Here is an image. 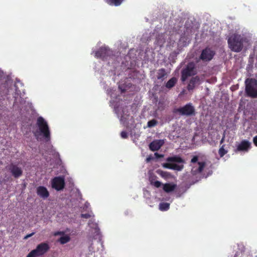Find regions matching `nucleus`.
Returning a JSON list of instances; mask_svg holds the SVG:
<instances>
[{
    "label": "nucleus",
    "mask_w": 257,
    "mask_h": 257,
    "mask_svg": "<svg viewBox=\"0 0 257 257\" xmlns=\"http://www.w3.org/2000/svg\"><path fill=\"white\" fill-rule=\"evenodd\" d=\"M153 158L150 156L149 157H148L147 158H146V162L147 163L149 162L151 160H153Z\"/></svg>",
    "instance_id": "f704fd0d"
},
{
    "label": "nucleus",
    "mask_w": 257,
    "mask_h": 257,
    "mask_svg": "<svg viewBox=\"0 0 257 257\" xmlns=\"http://www.w3.org/2000/svg\"><path fill=\"white\" fill-rule=\"evenodd\" d=\"M37 193L38 195L43 198H47L49 196V193L45 187L39 186L37 188Z\"/></svg>",
    "instance_id": "2eb2a0df"
},
{
    "label": "nucleus",
    "mask_w": 257,
    "mask_h": 257,
    "mask_svg": "<svg viewBox=\"0 0 257 257\" xmlns=\"http://www.w3.org/2000/svg\"><path fill=\"white\" fill-rule=\"evenodd\" d=\"M65 186L64 179L61 177H55L52 180V187L57 191L62 190Z\"/></svg>",
    "instance_id": "6e6552de"
},
{
    "label": "nucleus",
    "mask_w": 257,
    "mask_h": 257,
    "mask_svg": "<svg viewBox=\"0 0 257 257\" xmlns=\"http://www.w3.org/2000/svg\"><path fill=\"white\" fill-rule=\"evenodd\" d=\"M167 73L166 72L165 69L161 68L158 70L157 75V78L158 80H160L163 81L167 77Z\"/></svg>",
    "instance_id": "dca6fc26"
},
{
    "label": "nucleus",
    "mask_w": 257,
    "mask_h": 257,
    "mask_svg": "<svg viewBox=\"0 0 257 257\" xmlns=\"http://www.w3.org/2000/svg\"><path fill=\"white\" fill-rule=\"evenodd\" d=\"M120 136L122 139H126L128 138V134L125 131H122L120 133Z\"/></svg>",
    "instance_id": "cd10ccee"
},
{
    "label": "nucleus",
    "mask_w": 257,
    "mask_h": 257,
    "mask_svg": "<svg viewBox=\"0 0 257 257\" xmlns=\"http://www.w3.org/2000/svg\"><path fill=\"white\" fill-rule=\"evenodd\" d=\"M206 166L205 162H198L197 165L194 164L192 166L191 173L193 175H196L200 174L203 171Z\"/></svg>",
    "instance_id": "9b49d317"
},
{
    "label": "nucleus",
    "mask_w": 257,
    "mask_h": 257,
    "mask_svg": "<svg viewBox=\"0 0 257 257\" xmlns=\"http://www.w3.org/2000/svg\"><path fill=\"white\" fill-rule=\"evenodd\" d=\"M81 217L84 218H89L91 217V215L89 213L81 214Z\"/></svg>",
    "instance_id": "c85d7f7f"
},
{
    "label": "nucleus",
    "mask_w": 257,
    "mask_h": 257,
    "mask_svg": "<svg viewBox=\"0 0 257 257\" xmlns=\"http://www.w3.org/2000/svg\"><path fill=\"white\" fill-rule=\"evenodd\" d=\"M251 147L250 143L247 140H243L237 146L236 151L247 152Z\"/></svg>",
    "instance_id": "f8f14e48"
},
{
    "label": "nucleus",
    "mask_w": 257,
    "mask_h": 257,
    "mask_svg": "<svg viewBox=\"0 0 257 257\" xmlns=\"http://www.w3.org/2000/svg\"><path fill=\"white\" fill-rule=\"evenodd\" d=\"M172 164H171V163H165L163 164V167L166 168H168V169H172Z\"/></svg>",
    "instance_id": "7c9ffc66"
},
{
    "label": "nucleus",
    "mask_w": 257,
    "mask_h": 257,
    "mask_svg": "<svg viewBox=\"0 0 257 257\" xmlns=\"http://www.w3.org/2000/svg\"><path fill=\"white\" fill-rule=\"evenodd\" d=\"M158 123V121L157 120L155 119H153L148 122V126L149 127H152L155 126Z\"/></svg>",
    "instance_id": "393cba45"
},
{
    "label": "nucleus",
    "mask_w": 257,
    "mask_h": 257,
    "mask_svg": "<svg viewBox=\"0 0 257 257\" xmlns=\"http://www.w3.org/2000/svg\"><path fill=\"white\" fill-rule=\"evenodd\" d=\"M8 169L15 178H19L23 175L22 168L14 163L10 164Z\"/></svg>",
    "instance_id": "0eeeda50"
},
{
    "label": "nucleus",
    "mask_w": 257,
    "mask_h": 257,
    "mask_svg": "<svg viewBox=\"0 0 257 257\" xmlns=\"http://www.w3.org/2000/svg\"><path fill=\"white\" fill-rule=\"evenodd\" d=\"M50 248L47 243L43 242L38 244L36 249L32 250L34 253L38 256H41L45 253Z\"/></svg>",
    "instance_id": "9d476101"
},
{
    "label": "nucleus",
    "mask_w": 257,
    "mask_h": 257,
    "mask_svg": "<svg viewBox=\"0 0 257 257\" xmlns=\"http://www.w3.org/2000/svg\"><path fill=\"white\" fill-rule=\"evenodd\" d=\"M184 168L183 165H178L176 164H172V169L174 170L181 171Z\"/></svg>",
    "instance_id": "5701e85b"
},
{
    "label": "nucleus",
    "mask_w": 257,
    "mask_h": 257,
    "mask_svg": "<svg viewBox=\"0 0 257 257\" xmlns=\"http://www.w3.org/2000/svg\"><path fill=\"white\" fill-rule=\"evenodd\" d=\"M198 160V157L197 156H194L191 160V163L193 164L194 165L195 163H197Z\"/></svg>",
    "instance_id": "bb28decb"
},
{
    "label": "nucleus",
    "mask_w": 257,
    "mask_h": 257,
    "mask_svg": "<svg viewBox=\"0 0 257 257\" xmlns=\"http://www.w3.org/2000/svg\"><path fill=\"white\" fill-rule=\"evenodd\" d=\"M112 55V51L105 47L100 48L95 52V57L97 58L101 59L103 61L106 60L108 57H110Z\"/></svg>",
    "instance_id": "423d86ee"
},
{
    "label": "nucleus",
    "mask_w": 257,
    "mask_h": 257,
    "mask_svg": "<svg viewBox=\"0 0 257 257\" xmlns=\"http://www.w3.org/2000/svg\"><path fill=\"white\" fill-rule=\"evenodd\" d=\"M177 82V79L176 77H173L169 80V81L166 83L165 86L168 89H171L175 85Z\"/></svg>",
    "instance_id": "6ab92c4d"
},
{
    "label": "nucleus",
    "mask_w": 257,
    "mask_h": 257,
    "mask_svg": "<svg viewBox=\"0 0 257 257\" xmlns=\"http://www.w3.org/2000/svg\"><path fill=\"white\" fill-rule=\"evenodd\" d=\"M245 92L247 96L257 98V80L254 78H247L245 81Z\"/></svg>",
    "instance_id": "f03ea898"
},
{
    "label": "nucleus",
    "mask_w": 257,
    "mask_h": 257,
    "mask_svg": "<svg viewBox=\"0 0 257 257\" xmlns=\"http://www.w3.org/2000/svg\"><path fill=\"white\" fill-rule=\"evenodd\" d=\"M239 255V253H236L234 257H237Z\"/></svg>",
    "instance_id": "e433bc0d"
},
{
    "label": "nucleus",
    "mask_w": 257,
    "mask_h": 257,
    "mask_svg": "<svg viewBox=\"0 0 257 257\" xmlns=\"http://www.w3.org/2000/svg\"><path fill=\"white\" fill-rule=\"evenodd\" d=\"M164 144V141L161 140H155L149 145L150 149L152 151L159 150Z\"/></svg>",
    "instance_id": "4468645a"
},
{
    "label": "nucleus",
    "mask_w": 257,
    "mask_h": 257,
    "mask_svg": "<svg viewBox=\"0 0 257 257\" xmlns=\"http://www.w3.org/2000/svg\"><path fill=\"white\" fill-rule=\"evenodd\" d=\"M200 83V79L198 76L193 77L189 81L187 86V89L189 91L192 90L195 88L196 85H199Z\"/></svg>",
    "instance_id": "ddd939ff"
},
{
    "label": "nucleus",
    "mask_w": 257,
    "mask_h": 257,
    "mask_svg": "<svg viewBox=\"0 0 257 257\" xmlns=\"http://www.w3.org/2000/svg\"><path fill=\"white\" fill-rule=\"evenodd\" d=\"M174 113H178L180 115L191 116L196 114L195 108L191 103H188L185 105L175 109Z\"/></svg>",
    "instance_id": "7ed1b4c3"
},
{
    "label": "nucleus",
    "mask_w": 257,
    "mask_h": 257,
    "mask_svg": "<svg viewBox=\"0 0 257 257\" xmlns=\"http://www.w3.org/2000/svg\"><path fill=\"white\" fill-rule=\"evenodd\" d=\"M64 232L63 231H56L54 233V236H57L59 235H64Z\"/></svg>",
    "instance_id": "2f4dec72"
},
{
    "label": "nucleus",
    "mask_w": 257,
    "mask_h": 257,
    "mask_svg": "<svg viewBox=\"0 0 257 257\" xmlns=\"http://www.w3.org/2000/svg\"><path fill=\"white\" fill-rule=\"evenodd\" d=\"M244 40L240 35L234 34L228 39L227 42L232 51L239 52L242 50Z\"/></svg>",
    "instance_id": "f257e3e1"
},
{
    "label": "nucleus",
    "mask_w": 257,
    "mask_h": 257,
    "mask_svg": "<svg viewBox=\"0 0 257 257\" xmlns=\"http://www.w3.org/2000/svg\"><path fill=\"white\" fill-rule=\"evenodd\" d=\"M170 208V204L166 202L161 203L159 204V209L164 211L168 210Z\"/></svg>",
    "instance_id": "4be33fe9"
},
{
    "label": "nucleus",
    "mask_w": 257,
    "mask_h": 257,
    "mask_svg": "<svg viewBox=\"0 0 257 257\" xmlns=\"http://www.w3.org/2000/svg\"><path fill=\"white\" fill-rule=\"evenodd\" d=\"M155 156H156V157L157 158H161L163 157V156H164L163 155L159 154L158 153H155Z\"/></svg>",
    "instance_id": "72a5a7b5"
},
{
    "label": "nucleus",
    "mask_w": 257,
    "mask_h": 257,
    "mask_svg": "<svg viewBox=\"0 0 257 257\" xmlns=\"http://www.w3.org/2000/svg\"><path fill=\"white\" fill-rule=\"evenodd\" d=\"M34 234V233L33 232L32 233H30V234H27L25 237H24V239H27L29 237H31Z\"/></svg>",
    "instance_id": "c9c22d12"
},
{
    "label": "nucleus",
    "mask_w": 257,
    "mask_h": 257,
    "mask_svg": "<svg viewBox=\"0 0 257 257\" xmlns=\"http://www.w3.org/2000/svg\"><path fill=\"white\" fill-rule=\"evenodd\" d=\"M215 55V52L210 48H206L203 49L200 56V59L203 61H210Z\"/></svg>",
    "instance_id": "1a4fd4ad"
},
{
    "label": "nucleus",
    "mask_w": 257,
    "mask_h": 257,
    "mask_svg": "<svg viewBox=\"0 0 257 257\" xmlns=\"http://www.w3.org/2000/svg\"><path fill=\"white\" fill-rule=\"evenodd\" d=\"M196 73L195 64L193 62H190L181 71V80L184 82L188 77L195 75Z\"/></svg>",
    "instance_id": "39448f33"
},
{
    "label": "nucleus",
    "mask_w": 257,
    "mask_h": 257,
    "mask_svg": "<svg viewBox=\"0 0 257 257\" xmlns=\"http://www.w3.org/2000/svg\"><path fill=\"white\" fill-rule=\"evenodd\" d=\"M151 184L152 185H154L156 188H159V187H160L161 186L162 183L161 182L159 181H154V182L151 181Z\"/></svg>",
    "instance_id": "a878e982"
},
{
    "label": "nucleus",
    "mask_w": 257,
    "mask_h": 257,
    "mask_svg": "<svg viewBox=\"0 0 257 257\" xmlns=\"http://www.w3.org/2000/svg\"><path fill=\"white\" fill-rule=\"evenodd\" d=\"M177 185L175 184L166 183L163 185V190L167 193L171 192L175 190Z\"/></svg>",
    "instance_id": "f3484780"
},
{
    "label": "nucleus",
    "mask_w": 257,
    "mask_h": 257,
    "mask_svg": "<svg viewBox=\"0 0 257 257\" xmlns=\"http://www.w3.org/2000/svg\"><path fill=\"white\" fill-rule=\"evenodd\" d=\"M167 161L168 162H176L179 163H184V160L178 156H174L173 157H170L167 158Z\"/></svg>",
    "instance_id": "a211bd4d"
},
{
    "label": "nucleus",
    "mask_w": 257,
    "mask_h": 257,
    "mask_svg": "<svg viewBox=\"0 0 257 257\" xmlns=\"http://www.w3.org/2000/svg\"><path fill=\"white\" fill-rule=\"evenodd\" d=\"M37 255L34 253V252L32 250L29 254L27 255L26 257H36Z\"/></svg>",
    "instance_id": "c756f323"
},
{
    "label": "nucleus",
    "mask_w": 257,
    "mask_h": 257,
    "mask_svg": "<svg viewBox=\"0 0 257 257\" xmlns=\"http://www.w3.org/2000/svg\"><path fill=\"white\" fill-rule=\"evenodd\" d=\"M124 0H104L105 3L110 6H118L121 4Z\"/></svg>",
    "instance_id": "aec40b11"
},
{
    "label": "nucleus",
    "mask_w": 257,
    "mask_h": 257,
    "mask_svg": "<svg viewBox=\"0 0 257 257\" xmlns=\"http://www.w3.org/2000/svg\"><path fill=\"white\" fill-rule=\"evenodd\" d=\"M37 125L40 133L43 135L47 142L50 140V132L46 120L41 116L39 117L37 120Z\"/></svg>",
    "instance_id": "20e7f679"
},
{
    "label": "nucleus",
    "mask_w": 257,
    "mask_h": 257,
    "mask_svg": "<svg viewBox=\"0 0 257 257\" xmlns=\"http://www.w3.org/2000/svg\"><path fill=\"white\" fill-rule=\"evenodd\" d=\"M70 240V237L68 235H65L60 237L58 240V241L62 244H65V243L68 242Z\"/></svg>",
    "instance_id": "412c9836"
},
{
    "label": "nucleus",
    "mask_w": 257,
    "mask_h": 257,
    "mask_svg": "<svg viewBox=\"0 0 257 257\" xmlns=\"http://www.w3.org/2000/svg\"><path fill=\"white\" fill-rule=\"evenodd\" d=\"M223 141H224V139H223V138H222V139H221V140L220 141V143H221H221H223Z\"/></svg>",
    "instance_id": "4c0bfd02"
},
{
    "label": "nucleus",
    "mask_w": 257,
    "mask_h": 257,
    "mask_svg": "<svg viewBox=\"0 0 257 257\" xmlns=\"http://www.w3.org/2000/svg\"><path fill=\"white\" fill-rule=\"evenodd\" d=\"M253 143L254 145L257 147V136H255L253 138Z\"/></svg>",
    "instance_id": "473e14b6"
},
{
    "label": "nucleus",
    "mask_w": 257,
    "mask_h": 257,
    "mask_svg": "<svg viewBox=\"0 0 257 257\" xmlns=\"http://www.w3.org/2000/svg\"><path fill=\"white\" fill-rule=\"evenodd\" d=\"M224 145L222 146L218 151V154L220 157H223L227 153V151H226L224 148Z\"/></svg>",
    "instance_id": "b1692460"
}]
</instances>
